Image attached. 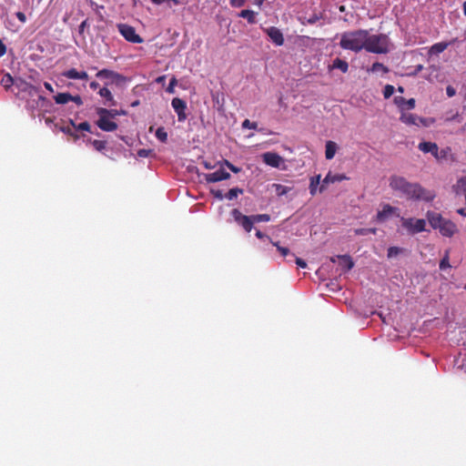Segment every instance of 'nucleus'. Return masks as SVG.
I'll return each instance as SVG.
<instances>
[{
  "label": "nucleus",
  "instance_id": "1",
  "mask_svg": "<svg viewBox=\"0 0 466 466\" xmlns=\"http://www.w3.org/2000/svg\"><path fill=\"white\" fill-rule=\"evenodd\" d=\"M390 188L409 199L431 202L435 198V193L423 187L419 183H411L400 176H391L389 179Z\"/></svg>",
  "mask_w": 466,
  "mask_h": 466
},
{
  "label": "nucleus",
  "instance_id": "2",
  "mask_svg": "<svg viewBox=\"0 0 466 466\" xmlns=\"http://www.w3.org/2000/svg\"><path fill=\"white\" fill-rule=\"evenodd\" d=\"M367 30L350 31L341 34L339 46L345 50L360 52L367 42Z\"/></svg>",
  "mask_w": 466,
  "mask_h": 466
},
{
  "label": "nucleus",
  "instance_id": "3",
  "mask_svg": "<svg viewBox=\"0 0 466 466\" xmlns=\"http://www.w3.org/2000/svg\"><path fill=\"white\" fill-rule=\"evenodd\" d=\"M427 220L429 221L431 227L433 229H438L439 232L443 237H452L456 231L457 227L456 225L449 220L444 218L441 214L433 212V211H428L426 213Z\"/></svg>",
  "mask_w": 466,
  "mask_h": 466
},
{
  "label": "nucleus",
  "instance_id": "4",
  "mask_svg": "<svg viewBox=\"0 0 466 466\" xmlns=\"http://www.w3.org/2000/svg\"><path fill=\"white\" fill-rule=\"evenodd\" d=\"M367 42L365 47L368 52L375 54H385L389 51L390 41L385 35H370L367 31Z\"/></svg>",
  "mask_w": 466,
  "mask_h": 466
},
{
  "label": "nucleus",
  "instance_id": "5",
  "mask_svg": "<svg viewBox=\"0 0 466 466\" xmlns=\"http://www.w3.org/2000/svg\"><path fill=\"white\" fill-rule=\"evenodd\" d=\"M96 114L98 115L96 125L101 130L112 132L117 128V124L111 119L108 109L99 107L96 109Z\"/></svg>",
  "mask_w": 466,
  "mask_h": 466
},
{
  "label": "nucleus",
  "instance_id": "6",
  "mask_svg": "<svg viewBox=\"0 0 466 466\" xmlns=\"http://www.w3.org/2000/svg\"><path fill=\"white\" fill-rule=\"evenodd\" d=\"M401 225L410 234H417L425 231L426 220L422 218H401Z\"/></svg>",
  "mask_w": 466,
  "mask_h": 466
},
{
  "label": "nucleus",
  "instance_id": "7",
  "mask_svg": "<svg viewBox=\"0 0 466 466\" xmlns=\"http://www.w3.org/2000/svg\"><path fill=\"white\" fill-rule=\"evenodd\" d=\"M261 157L263 162L271 167L279 168L280 170H285L287 167L285 159L275 152L263 153Z\"/></svg>",
  "mask_w": 466,
  "mask_h": 466
},
{
  "label": "nucleus",
  "instance_id": "8",
  "mask_svg": "<svg viewBox=\"0 0 466 466\" xmlns=\"http://www.w3.org/2000/svg\"><path fill=\"white\" fill-rule=\"evenodd\" d=\"M117 29L120 35L128 42L140 44L143 38L137 34L136 29L127 24H117Z\"/></svg>",
  "mask_w": 466,
  "mask_h": 466
},
{
  "label": "nucleus",
  "instance_id": "9",
  "mask_svg": "<svg viewBox=\"0 0 466 466\" xmlns=\"http://www.w3.org/2000/svg\"><path fill=\"white\" fill-rule=\"evenodd\" d=\"M400 120L407 125V126H415V127H428L429 126V119L420 117L415 114L409 113V112H402L400 116Z\"/></svg>",
  "mask_w": 466,
  "mask_h": 466
},
{
  "label": "nucleus",
  "instance_id": "10",
  "mask_svg": "<svg viewBox=\"0 0 466 466\" xmlns=\"http://www.w3.org/2000/svg\"><path fill=\"white\" fill-rule=\"evenodd\" d=\"M231 216L234 220L246 232H250L253 228L252 216L243 215L238 209L235 208L231 211Z\"/></svg>",
  "mask_w": 466,
  "mask_h": 466
},
{
  "label": "nucleus",
  "instance_id": "11",
  "mask_svg": "<svg viewBox=\"0 0 466 466\" xmlns=\"http://www.w3.org/2000/svg\"><path fill=\"white\" fill-rule=\"evenodd\" d=\"M392 217H400L399 209L389 204H384L377 212L375 219L377 222H385Z\"/></svg>",
  "mask_w": 466,
  "mask_h": 466
},
{
  "label": "nucleus",
  "instance_id": "12",
  "mask_svg": "<svg viewBox=\"0 0 466 466\" xmlns=\"http://www.w3.org/2000/svg\"><path fill=\"white\" fill-rule=\"evenodd\" d=\"M217 165L219 166V168L217 171L204 175L205 180L207 182L215 183L222 180H227L230 177V174L227 172L223 167V162H218Z\"/></svg>",
  "mask_w": 466,
  "mask_h": 466
},
{
  "label": "nucleus",
  "instance_id": "13",
  "mask_svg": "<svg viewBox=\"0 0 466 466\" xmlns=\"http://www.w3.org/2000/svg\"><path fill=\"white\" fill-rule=\"evenodd\" d=\"M418 147L423 153H430L437 159H441L445 156L444 151H439V147L436 143L421 142L419 144Z\"/></svg>",
  "mask_w": 466,
  "mask_h": 466
},
{
  "label": "nucleus",
  "instance_id": "14",
  "mask_svg": "<svg viewBox=\"0 0 466 466\" xmlns=\"http://www.w3.org/2000/svg\"><path fill=\"white\" fill-rule=\"evenodd\" d=\"M171 106L177 115L178 121L184 122L187 119L186 102L178 97H175L172 99Z\"/></svg>",
  "mask_w": 466,
  "mask_h": 466
},
{
  "label": "nucleus",
  "instance_id": "15",
  "mask_svg": "<svg viewBox=\"0 0 466 466\" xmlns=\"http://www.w3.org/2000/svg\"><path fill=\"white\" fill-rule=\"evenodd\" d=\"M394 103L400 111V114L415 107L414 98L405 99L403 96H397L394 97Z\"/></svg>",
  "mask_w": 466,
  "mask_h": 466
},
{
  "label": "nucleus",
  "instance_id": "16",
  "mask_svg": "<svg viewBox=\"0 0 466 466\" xmlns=\"http://www.w3.org/2000/svg\"><path fill=\"white\" fill-rule=\"evenodd\" d=\"M265 32L276 46H280L284 44L283 34L279 28L270 26L265 29Z\"/></svg>",
  "mask_w": 466,
  "mask_h": 466
},
{
  "label": "nucleus",
  "instance_id": "17",
  "mask_svg": "<svg viewBox=\"0 0 466 466\" xmlns=\"http://www.w3.org/2000/svg\"><path fill=\"white\" fill-rule=\"evenodd\" d=\"M346 179H348V177L343 174H332L331 172H329L322 180V184L319 187V192L324 191L329 184L340 182Z\"/></svg>",
  "mask_w": 466,
  "mask_h": 466
},
{
  "label": "nucleus",
  "instance_id": "18",
  "mask_svg": "<svg viewBox=\"0 0 466 466\" xmlns=\"http://www.w3.org/2000/svg\"><path fill=\"white\" fill-rule=\"evenodd\" d=\"M96 76L100 79H108L111 82H120L124 80V77L120 74L108 69H102L98 71Z\"/></svg>",
  "mask_w": 466,
  "mask_h": 466
},
{
  "label": "nucleus",
  "instance_id": "19",
  "mask_svg": "<svg viewBox=\"0 0 466 466\" xmlns=\"http://www.w3.org/2000/svg\"><path fill=\"white\" fill-rule=\"evenodd\" d=\"M332 262L338 263L339 268L342 272H347L353 267V261L349 256H338L331 259Z\"/></svg>",
  "mask_w": 466,
  "mask_h": 466
},
{
  "label": "nucleus",
  "instance_id": "20",
  "mask_svg": "<svg viewBox=\"0 0 466 466\" xmlns=\"http://www.w3.org/2000/svg\"><path fill=\"white\" fill-rule=\"evenodd\" d=\"M63 76L68 78V79H79V80H86L88 78V75L85 71H77L75 68H71L69 70H66L63 72Z\"/></svg>",
  "mask_w": 466,
  "mask_h": 466
},
{
  "label": "nucleus",
  "instance_id": "21",
  "mask_svg": "<svg viewBox=\"0 0 466 466\" xmlns=\"http://www.w3.org/2000/svg\"><path fill=\"white\" fill-rule=\"evenodd\" d=\"M452 42H439L434 45H432L429 50L428 55L430 56H437L441 53H442L444 50L447 49V47L451 44Z\"/></svg>",
  "mask_w": 466,
  "mask_h": 466
},
{
  "label": "nucleus",
  "instance_id": "22",
  "mask_svg": "<svg viewBox=\"0 0 466 466\" xmlns=\"http://www.w3.org/2000/svg\"><path fill=\"white\" fill-rule=\"evenodd\" d=\"M338 149H339V146L336 142L331 141V140L327 141L325 144V157H326V159L331 160L335 157Z\"/></svg>",
  "mask_w": 466,
  "mask_h": 466
},
{
  "label": "nucleus",
  "instance_id": "23",
  "mask_svg": "<svg viewBox=\"0 0 466 466\" xmlns=\"http://www.w3.org/2000/svg\"><path fill=\"white\" fill-rule=\"evenodd\" d=\"M320 181H321V176L320 175H317V176H314V177H310V180H309V193H310V195L314 196L318 192V189L319 190V185L320 184Z\"/></svg>",
  "mask_w": 466,
  "mask_h": 466
},
{
  "label": "nucleus",
  "instance_id": "24",
  "mask_svg": "<svg viewBox=\"0 0 466 466\" xmlns=\"http://www.w3.org/2000/svg\"><path fill=\"white\" fill-rule=\"evenodd\" d=\"M329 69H339L341 72L346 73L349 69V65L346 61L336 58L329 66Z\"/></svg>",
  "mask_w": 466,
  "mask_h": 466
},
{
  "label": "nucleus",
  "instance_id": "25",
  "mask_svg": "<svg viewBox=\"0 0 466 466\" xmlns=\"http://www.w3.org/2000/svg\"><path fill=\"white\" fill-rule=\"evenodd\" d=\"M98 94L100 95V96L104 97L106 100V102L108 103L109 106L116 105L114 96L108 88H106V87L100 88V90L98 91Z\"/></svg>",
  "mask_w": 466,
  "mask_h": 466
},
{
  "label": "nucleus",
  "instance_id": "26",
  "mask_svg": "<svg viewBox=\"0 0 466 466\" xmlns=\"http://www.w3.org/2000/svg\"><path fill=\"white\" fill-rule=\"evenodd\" d=\"M238 16L242 17L244 19H247L249 24H254L256 22V20H255L256 13L252 10H248V9L242 10L238 14Z\"/></svg>",
  "mask_w": 466,
  "mask_h": 466
},
{
  "label": "nucleus",
  "instance_id": "27",
  "mask_svg": "<svg viewBox=\"0 0 466 466\" xmlns=\"http://www.w3.org/2000/svg\"><path fill=\"white\" fill-rule=\"evenodd\" d=\"M57 104H66L71 101V95L69 93H59L54 97Z\"/></svg>",
  "mask_w": 466,
  "mask_h": 466
},
{
  "label": "nucleus",
  "instance_id": "28",
  "mask_svg": "<svg viewBox=\"0 0 466 466\" xmlns=\"http://www.w3.org/2000/svg\"><path fill=\"white\" fill-rule=\"evenodd\" d=\"M272 187L275 188L276 194L279 197L288 194L291 190V187L281 184H273Z\"/></svg>",
  "mask_w": 466,
  "mask_h": 466
},
{
  "label": "nucleus",
  "instance_id": "29",
  "mask_svg": "<svg viewBox=\"0 0 466 466\" xmlns=\"http://www.w3.org/2000/svg\"><path fill=\"white\" fill-rule=\"evenodd\" d=\"M373 73H381L386 74L388 73V68L381 63L376 62L372 65L370 70Z\"/></svg>",
  "mask_w": 466,
  "mask_h": 466
},
{
  "label": "nucleus",
  "instance_id": "30",
  "mask_svg": "<svg viewBox=\"0 0 466 466\" xmlns=\"http://www.w3.org/2000/svg\"><path fill=\"white\" fill-rule=\"evenodd\" d=\"M253 225L255 223L268 222L270 216L268 214L252 215Z\"/></svg>",
  "mask_w": 466,
  "mask_h": 466
},
{
  "label": "nucleus",
  "instance_id": "31",
  "mask_svg": "<svg viewBox=\"0 0 466 466\" xmlns=\"http://www.w3.org/2000/svg\"><path fill=\"white\" fill-rule=\"evenodd\" d=\"M156 137L161 142H166L167 140V133L164 127H158L157 129Z\"/></svg>",
  "mask_w": 466,
  "mask_h": 466
},
{
  "label": "nucleus",
  "instance_id": "32",
  "mask_svg": "<svg viewBox=\"0 0 466 466\" xmlns=\"http://www.w3.org/2000/svg\"><path fill=\"white\" fill-rule=\"evenodd\" d=\"M242 189L240 188H238V187H235V188H231L226 195V198L228 199V200H232L236 198H238V196L239 194H242Z\"/></svg>",
  "mask_w": 466,
  "mask_h": 466
},
{
  "label": "nucleus",
  "instance_id": "33",
  "mask_svg": "<svg viewBox=\"0 0 466 466\" xmlns=\"http://www.w3.org/2000/svg\"><path fill=\"white\" fill-rule=\"evenodd\" d=\"M271 245L277 248V250L281 254L283 257H287L289 255L290 251L288 248L281 247L279 245V242H271Z\"/></svg>",
  "mask_w": 466,
  "mask_h": 466
},
{
  "label": "nucleus",
  "instance_id": "34",
  "mask_svg": "<svg viewBox=\"0 0 466 466\" xmlns=\"http://www.w3.org/2000/svg\"><path fill=\"white\" fill-rule=\"evenodd\" d=\"M177 85V80L175 76H173L170 81H169V84L166 89V91L168 93V94H174L175 93V87Z\"/></svg>",
  "mask_w": 466,
  "mask_h": 466
},
{
  "label": "nucleus",
  "instance_id": "35",
  "mask_svg": "<svg viewBox=\"0 0 466 466\" xmlns=\"http://www.w3.org/2000/svg\"><path fill=\"white\" fill-rule=\"evenodd\" d=\"M1 84L4 87L8 88L13 84L12 76L9 74L4 76V77L1 80Z\"/></svg>",
  "mask_w": 466,
  "mask_h": 466
},
{
  "label": "nucleus",
  "instance_id": "36",
  "mask_svg": "<svg viewBox=\"0 0 466 466\" xmlns=\"http://www.w3.org/2000/svg\"><path fill=\"white\" fill-rule=\"evenodd\" d=\"M92 146L94 147V148L96 151L101 152L102 150H104L106 148V142L101 141V140H93Z\"/></svg>",
  "mask_w": 466,
  "mask_h": 466
},
{
  "label": "nucleus",
  "instance_id": "37",
  "mask_svg": "<svg viewBox=\"0 0 466 466\" xmlns=\"http://www.w3.org/2000/svg\"><path fill=\"white\" fill-rule=\"evenodd\" d=\"M394 86H391V85H387L385 87H384V91H383V95H384V97L385 98H389L390 97L393 93H394Z\"/></svg>",
  "mask_w": 466,
  "mask_h": 466
},
{
  "label": "nucleus",
  "instance_id": "38",
  "mask_svg": "<svg viewBox=\"0 0 466 466\" xmlns=\"http://www.w3.org/2000/svg\"><path fill=\"white\" fill-rule=\"evenodd\" d=\"M242 127L248 129H256L258 127V124L256 122H251L248 119H245L242 123Z\"/></svg>",
  "mask_w": 466,
  "mask_h": 466
},
{
  "label": "nucleus",
  "instance_id": "39",
  "mask_svg": "<svg viewBox=\"0 0 466 466\" xmlns=\"http://www.w3.org/2000/svg\"><path fill=\"white\" fill-rule=\"evenodd\" d=\"M450 267H451V265H450V262H449V256H448V254H446L444 256V258L440 262V268L441 269H445V268H450Z\"/></svg>",
  "mask_w": 466,
  "mask_h": 466
},
{
  "label": "nucleus",
  "instance_id": "40",
  "mask_svg": "<svg viewBox=\"0 0 466 466\" xmlns=\"http://www.w3.org/2000/svg\"><path fill=\"white\" fill-rule=\"evenodd\" d=\"M400 252V248H397V247H390V248L388 249V257H389V258L395 257V256H397Z\"/></svg>",
  "mask_w": 466,
  "mask_h": 466
},
{
  "label": "nucleus",
  "instance_id": "41",
  "mask_svg": "<svg viewBox=\"0 0 466 466\" xmlns=\"http://www.w3.org/2000/svg\"><path fill=\"white\" fill-rule=\"evenodd\" d=\"M76 128L77 130L90 131L91 127L87 122H83L76 126Z\"/></svg>",
  "mask_w": 466,
  "mask_h": 466
},
{
  "label": "nucleus",
  "instance_id": "42",
  "mask_svg": "<svg viewBox=\"0 0 466 466\" xmlns=\"http://www.w3.org/2000/svg\"><path fill=\"white\" fill-rule=\"evenodd\" d=\"M223 165H225L226 167H228L232 172L234 173H238L240 172V168L239 167H235L234 165H232L230 162H228V160H225L223 162Z\"/></svg>",
  "mask_w": 466,
  "mask_h": 466
},
{
  "label": "nucleus",
  "instance_id": "43",
  "mask_svg": "<svg viewBox=\"0 0 466 466\" xmlns=\"http://www.w3.org/2000/svg\"><path fill=\"white\" fill-rule=\"evenodd\" d=\"M256 236H257V238H259V239H261V240H268V242H269V243L273 242V241L271 240V238H270L268 235H266V234L262 233V232H261V231H259V230H257V232H256Z\"/></svg>",
  "mask_w": 466,
  "mask_h": 466
},
{
  "label": "nucleus",
  "instance_id": "44",
  "mask_svg": "<svg viewBox=\"0 0 466 466\" xmlns=\"http://www.w3.org/2000/svg\"><path fill=\"white\" fill-rule=\"evenodd\" d=\"M246 0H230V5L233 7H241L245 5Z\"/></svg>",
  "mask_w": 466,
  "mask_h": 466
},
{
  "label": "nucleus",
  "instance_id": "45",
  "mask_svg": "<svg viewBox=\"0 0 466 466\" xmlns=\"http://www.w3.org/2000/svg\"><path fill=\"white\" fill-rule=\"evenodd\" d=\"M446 93H447V96H448L449 97H452V96H455V94H456V90H455V88H454V87H452L451 86H448L446 87Z\"/></svg>",
  "mask_w": 466,
  "mask_h": 466
},
{
  "label": "nucleus",
  "instance_id": "46",
  "mask_svg": "<svg viewBox=\"0 0 466 466\" xmlns=\"http://www.w3.org/2000/svg\"><path fill=\"white\" fill-rule=\"evenodd\" d=\"M150 154V150H147V149H139L137 151V156L139 157H147Z\"/></svg>",
  "mask_w": 466,
  "mask_h": 466
},
{
  "label": "nucleus",
  "instance_id": "47",
  "mask_svg": "<svg viewBox=\"0 0 466 466\" xmlns=\"http://www.w3.org/2000/svg\"><path fill=\"white\" fill-rule=\"evenodd\" d=\"M108 112L111 113V115H110L111 119H113L116 116L125 115L124 111H118V110H115V109H108Z\"/></svg>",
  "mask_w": 466,
  "mask_h": 466
},
{
  "label": "nucleus",
  "instance_id": "48",
  "mask_svg": "<svg viewBox=\"0 0 466 466\" xmlns=\"http://www.w3.org/2000/svg\"><path fill=\"white\" fill-rule=\"evenodd\" d=\"M71 101L76 103L78 106H81L83 104L82 98L80 96H72L71 95Z\"/></svg>",
  "mask_w": 466,
  "mask_h": 466
},
{
  "label": "nucleus",
  "instance_id": "49",
  "mask_svg": "<svg viewBox=\"0 0 466 466\" xmlns=\"http://www.w3.org/2000/svg\"><path fill=\"white\" fill-rule=\"evenodd\" d=\"M211 193L213 194V196L219 199V200H222L224 198V195L222 193V191L220 190H212Z\"/></svg>",
  "mask_w": 466,
  "mask_h": 466
},
{
  "label": "nucleus",
  "instance_id": "50",
  "mask_svg": "<svg viewBox=\"0 0 466 466\" xmlns=\"http://www.w3.org/2000/svg\"><path fill=\"white\" fill-rule=\"evenodd\" d=\"M295 262L301 268H305L307 267L306 261L299 258H296Z\"/></svg>",
  "mask_w": 466,
  "mask_h": 466
},
{
  "label": "nucleus",
  "instance_id": "51",
  "mask_svg": "<svg viewBox=\"0 0 466 466\" xmlns=\"http://www.w3.org/2000/svg\"><path fill=\"white\" fill-rule=\"evenodd\" d=\"M15 15H16L17 19H18L21 23H25V21H26V16H25V15L24 13H22V12H17V13L15 14Z\"/></svg>",
  "mask_w": 466,
  "mask_h": 466
},
{
  "label": "nucleus",
  "instance_id": "52",
  "mask_svg": "<svg viewBox=\"0 0 466 466\" xmlns=\"http://www.w3.org/2000/svg\"><path fill=\"white\" fill-rule=\"evenodd\" d=\"M319 19V16L317 15H311L310 17L308 18V23L309 24H314L316 23L318 20Z\"/></svg>",
  "mask_w": 466,
  "mask_h": 466
},
{
  "label": "nucleus",
  "instance_id": "53",
  "mask_svg": "<svg viewBox=\"0 0 466 466\" xmlns=\"http://www.w3.org/2000/svg\"><path fill=\"white\" fill-rule=\"evenodd\" d=\"M6 52V47L4 45V43L2 42V40L0 39V57L3 56Z\"/></svg>",
  "mask_w": 466,
  "mask_h": 466
},
{
  "label": "nucleus",
  "instance_id": "54",
  "mask_svg": "<svg viewBox=\"0 0 466 466\" xmlns=\"http://www.w3.org/2000/svg\"><path fill=\"white\" fill-rule=\"evenodd\" d=\"M448 121H458L461 122V118L460 117L459 114L453 115L451 117L447 118Z\"/></svg>",
  "mask_w": 466,
  "mask_h": 466
},
{
  "label": "nucleus",
  "instance_id": "55",
  "mask_svg": "<svg viewBox=\"0 0 466 466\" xmlns=\"http://www.w3.org/2000/svg\"><path fill=\"white\" fill-rule=\"evenodd\" d=\"M355 233L357 235H367L368 234V230L367 228H358L355 230Z\"/></svg>",
  "mask_w": 466,
  "mask_h": 466
},
{
  "label": "nucleus",
  "instance_id": "56",
  "mask_svg": "<svg viewBox=\"0 0 466 466\" xmlns=\"http://www.w3.org/2000/svg\"><path fill=\"white\" fill-rule=\"evenodd\" d=\"M203 165H204L205 168H207V169H213L217 167V165H212L208 161H204Z\"/></svg>",
  "mask_w": 466,
  "mask_h": 466
},
{
  "label": "nucleus",
  "instance_id": "57",
  "mask_svg": "<svg viewBox=\"0 0 466 466\" xmlns=\"http://www.w3.org/2000/svg\"><path fill=\"white\" fill-rule=\"evenodd\" d=\"M44 86L46 90H48L50 93H53L54 92V88L52 86V85L48 82H45L44 83Z\"/></svg>",
  "mask_w": 466,
  "mask_h": 466
},
{
  "label": "nucleus",
  "instance_id": "58",
  "mask_svg": "<svg viewBox=\"0 0 466 466\" xmlns=\"http://www.w3.org/2000/svg\"><path fill=\"white\" fill-rule=\"evenodd\" d=\"M166 80V76H160L156 78V82L158 84H164Z\"/></svg>",
  "mask_w": 466,
  "mask_h": 466
},
{
  "label": "nucleus",
  "instance_id": "59",
  "mask_svg": "<svg viewBox=\"0 0 466 466\" xmlns=\"http://www.w3.org/2000/svg\"><path fill=\"white\" fill-rule=\"evenodd\" d=\"M98 86H99V85H98V83H97V82H96V81H93V82H91V83H90V88H92V89H94V90H96V88H98Z\"/></svg>",
  "mask_w": 466,
  "mask_h": 466
},
{
  "label": "nucleus",
  "instance_id": "60",
  "mask_svg": "<svg viewBox=\"0 0 466 466\" xmlns=\"http://www.w3.org/2000/svg\"><path fill=\"white\" fill-rule=\"evenodd\" d=\"M156 5H162L167 2V0H151Z\"/></svg>",
  "mask_w": 466,
  "mask_h": 466
},
{
  "label": "nucleus",
  "instance_id": "61",
  "mask_svg": "<svg viewBox=\"0 0 466 466\" xmlns=\"http://www.w3.org/2000/svg\"><path fill=\"white\" fill-rule=\"evenodd\" d=\"M457 213H458V214H460V215H461V216L466 217V212H465L464 208H459V209H457Z\"/></svg>",
  "mask_w": 466,
  "mask_h": 466
},
{
  "label": "nucleus",
  "instance_id": "62",
  "mask_svg": "<svg viewBox=\"0 0 466 466\" xmlns=\"http://www.w3.org/2000/svg\"><path fill=\"white\" fill-rule=\"evenodd\" d=\"M367 230H368V234H369V233L375 234V233H376V231H377V229H376V228H367Z\"/></svg>",
  "mask_w": 466,
  "mask_h": 466
},
{
  "label": "nucleus",
  "instance_id": "63",
  "mask_svg": "<svg viewBox=\"0 0 466 466\" xmlns=\"http://www.w3.org/2000/svg\"><path fill=\"white\" fill-rule=\"evenodd\" d=\"M262 241H263V243H264L263 248L266 250V249H267V246H268V244H270V243L268 242V240H262Z\"/></svg>",
  "mask_w": 466,
  "mask_h": 466
},
{
  "label": "nucleus",
  "instance_id": "64",
  "mask_svg": "<svg viewBox=\"0 0 466 466\" xmlns=\"http://www.w3.org/2000/svg\"><path fill=\"white\" fill-rule=\"evenodd\" d=\"M463 13L466 15V1L463 4Z\"/></svg>",
  "mask_w": 466,
  "mask_h": 466
}]
</instances>
